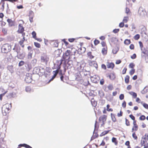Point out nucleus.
I'll list each match as a JSON object with an SVG mask.
<instances>
[{
  "mask_svg": "<svg viewBox=\"0 0 148 148\" xmlns=\"http://www.w3.org/2000/svg\"><path fill=\"white\" fill-rule=\"evenodd\" d=\"M11 50V46L8 44H4L1 48V52L4 53H7Z\"/></svg>",
  "mask_w": 148,
  "mask_h": 148,
  "instance_id": "f257e3e1",
  "label": "nucleus"
},
{
  "mask_svg": "<svg viewBox=\"0 0 148 148\" xmlns=\"http://www.w3.org/2000/svg\"><path fill=\"white\" fill-rule=\"evenodd\" d=\"M72 53L70 50H67L63 54V59L65 62L70 59L71 56L72 55Z\"/></svg>",
  "mask_w": 148,
  "mask_h": 148,
  "instance_id": "f03ea898",
  "label": "nucleus"
},
{
  "mask_svg": "<svg viewBox=\"0 0 148 148\" xmlns=\"http://www.w3.org/2000/svg\"><path fill=\"white\" fill-rule=\"evenodd\" d=\"M142 53L144 55L142 56V57H145L146 58L148 59V48L147 47H143V49H141Z\"/></svg>",
  "mask_w": 148,
  "mask_h": 148,
  "instance_id": "7ed1b4c3",
  "label": "nucleus"
},
{
  "mask_svg": "<svg viewBox=\"0 0 148 148\" xmlns=\"http://www.w3.org/2000/svg\"><path fill=\"white\" fill-rule=\"evenodd\" d=\"M107 118V116L106 115H103L101 116L99 118V121L100 122H101L102 123L101 125L104 124V122L106 121Z\"/></svg>",
  "mask_w": 148,
  "mask_h": 148,
  "instance_id": "20e7f679",
  "label": "nucleus"
},
{
  "mask_svg": "<svg viewBox=\"0 0 148 148\" xmlns=\"http://www.w3.org/2000/svg\"><path fill=\"white\" fill-rule=\"evenodd\" d=\"M88 63L90 66L94 67L96 69H97L98 67V65L96 62L95 61L89 60Z\"/></svg>",
  "mask_w": 148,
  "mask_h": 148,
  "instance_id": "39448f33",
  "label": "nucleus"
},
{
  "mask_svg": "<svg viewBox=\"0 0 148 148\" xmlns=\"http://www.w3.org/2000/svg\"><path fill=\"white\" fill-rule=\"evenodd\" d=\"M133 126L132 129V132H135L138 130V127L136 123L134 122L133 123Z\"/></svg>",
  "mask_w": 148,
  "mask_h": 148,
  "instance_id": "423d86ee",
  "label": "nucleus"
},
{
  "mask_svg": "<svg viewBox=\"0 0 148 148\" xmlns=\"http://www.w3.org/2000/svg\"><path fill=\"white\" fill-rule=\"evenodd\" d=\"M41 59L42 62L47 64L49 61V58L47 56L44 55L41 57Z\"/></svg>",
  "mask_w": 148,
  "mask_h": 148,
  "instance_id": "0eeeda50",
  "label": "nucleus"
},
{
  "mask_svg": "<svg viewBox=\"0 0 148 148\" xmlns=\"http://www.w3.org/2000/svg\"><path fill=\"white\" fill-rule=\"evenodd\" d=\"M106 65L108 68L110 69H113L115 66V65L113 62H107Z\"/></svg>",
  "mask_w": 148,
  "mask_h": 148,
  "instance_id": "6e6552de",
  "label": "nucleus"
},
{
  "mask_svg": "<svg viewBox=\"0 0 148 148\" xmlns=\"http://www.w3.org/2000/svg\"><path fill=\"white\" fill-rule=\"evenodd\" d=\"M24 31V27H23L22 24H20L18 25V32L19 33H22Z\"/></svg>",
  "mask_w": 148,
  "mask_h": 148,
  "instance_id": "1a4fd4ad",
  "label": "nucleus"
},
{
  "mask_svg": "<svg viewBox=\"0 0 148 148\" xmlns=\"http://www.w3.org/2000/svg\"><path fill=\"white\" fill-rule=\"evenodd\" d=\"M34 15V12L32 11L29 12V20L31 23L33 22V18Z\"/></svg>",
  "mask_w": 148,
  "mask_h": 148,
  "instance_id": "9d476101",
  "label": "nucleus"
},
{
  "mask_svg": "<svg viewBox=\"0 0 148 148\" xmlns=\"http://www.w3.org/2000/svg\"><path fill=\"white\" fill-rule=\"evenodd\" d=\"M7 21L8 23L10 26L12 27L14 25V21H12L11 19H7Z\"/></svg>",
  "mask_w": 148,
  "mask_h": 148,
  "instance_id": "9b49d317",
  "label": "nucleus"
},
{
  "mask_svg": "<svg viewBox=\"0 0 148 148\" xmlns=\"http://www.w3.org/2000/svg\"><path fill=\"white\" fill-rule=\"evenodd\" d=\"M2 111L3 114L4 116L6 115L9 112V111L8 110L3 108H2Z\"/></svg>",
  "mask_w": 148,
  "mask_h": 148,
  "instance_id": "f8f14e48",
  "label": "nucleus"
},
{
  "mask_svg": "<svg viewBox=\"0 0 148 148\" xmlns=\"http://www.w3.org/2000/svg\"><path fill=\"white\" fill-rule=\"evenodd\" d=\"M78 50L81 54H82L84 53L86 51V48L84 47H81L78 49Z\"/></svg>",
  "mask_w": 148,
  "mask_h": 148,
  "instance_id": "ddd939ff",
  "label": "nucleus"
},
{
  "mask_svg": "<svg viewBox=\"0 0 148 148\" xmlns=\"http://www.w3.org/2000/svg\"><path fill=\"white\" fill-rule=\"evenodd\" d=\"M59 72V71L58 69L56 70V71H53V76H52V78L50 80H53L56 76L58 73Z\"/></svg>",
  "mask_w": 148,
  "mask_h": 148,
  "instance_id": "4468645a",
  "label": "nucleus"
},
{
  "mask_svg": "<svg viewBox=\"0 0 148 148\" xmlns=\"http://www.w3.org/2000/svg\"><path fill=\"white\" fill-rule=\"evenodd\" d=\"M18 147H23L26 148H32V147L29 145L25 144H20L18 145Z\"/></svg>",
  "mask_w": 148,
  "mask_h": 148,
  "instance_id": "2eb2a0df",
  "label": "nucleus"
},
{
  "mask_svg": "<svg viewBox=\"0 0 148 148\" xmlns=\"http://www.w3.org/2000/svg\"><path fill=\"white\" fill-rule=\"evenodd\" d=\"M107 47H103L102 48L101 51V52L102 54L103 55H106L107 52Z\"/></svg>",
  "mask_w": 148,
  "mask_h": 148,
  "instance_id": "dca6fc26",
  "label": "nucleus"
},
{
  "mask_svg": "<svg viewBox=\"0 0 148 148\" xmlns=\"http://www.w3.org/2000/svg\"><path fill=\"white\" fill-rule=\"evenodd\" d=\"M25 38H24V37H23L22 39H21V40H20L19 42V44L23 48L24 47V45L23 44V43L25 41Z\"/></svg>",
  "mask_w": 148,
  "mask_h": 148,
  "instance_id": "f3484780",
  "label": "nucleus"
},
{
  "mask_svg": "<svg viewBox=\"0 0 148 148\" xmlns=\"http://www.w3.org/2000/svg\"><path fill=\"white\" fill-rule=\"evenodd\" d=\"M87 55L88 58L91 59L93 58L94 57V56L92 55L91 52H88L87 53Z\"/></svg>",
  "mask_w": 148,
  "mask_h": 148,
  "instance_id": "a211bd4d",
  "label": "nucleus"
},
{
  "mask_svg": "<svg viewBox=\"0 0 148 148\" xmlns=\"http://www.w3.org/2000/svg\"><path fill=\"white\" fill-rule=\"evenodd\" d=\"M125 83L128 84L130 82V76L128 75H127L125 77Z\"/></svg>",
  "mask_w": 148,
  "mask_h": 148,
  "instance_id": "6ab92c4d",
  "label": "nucleus"
},
{
  "mask_svg": "<svg viewBox=\"0 0 148 148\" xmlns=\"http://www.w3.org/2000/svg\"><path fill=\"white\" fill-rule=\"evenodd\" d=\"M91 102L92 106L94 107L97 104V102L95 101L93 98L92 99Z\"/></svg>",
  "mask_w": 148,
  "mask_h": 148,
  "instance_id": "aec40b11",
  "label": "nucleus"
},
{
  "mask_svg": "<svg viewBox=\"0 0 148 148\" xmlns=\"http://www.w3.org/2000/svg\"><path fill=\"white\" fill-rule=\"evenodd\" d=\"M13 50H16V51L17 52L18 54L20 53V47H17L16 46H15L14 48L13 49Z\"/></svg>",
  "mask_w": 148,
  "mask_h": 148,
  "instance_id": "412c9836",
  "label": "nucleus"
},
{
  "mask_svg": "<svg viewBox=\"0 0 148 148\" xmlns=\"http://www.w3.org/2000/svg\"><path fill=\"white\" fill-rule=\"evenodd\" d=\"M131 42V41L130 39H126L124 41V43L126 45H129Z\"/></svg>",
  "mask_w": 148,
  "mask_h": 148,
  "instance_id": "4be33fe9",
  "label": "nucleus"
},
{
  "mask_svg": "<svg viewBox=\"0 0 148 148\" xmlns=\"http://www.w3.org/2000/svg\"><path fill=\"white\" fill-rule=\"evenodd\" d=\"M10 105L9 104H6L5 105H4L3 107L5 109L8 110L9 111L10 110Z\"/></svg>",
  "mask_w": 148,
  "mask_h": 148,
  "instance_id": "5701e85b",
  "label": "nucleus"
},
{
  "mask_svg": "<svg viewBox=\"0 0 148 148\" xmlns=\"http://www.w3.org/2000/svg\"><path fill=\"white\" fill-rule=\"evenodd\" d=\"M109 130L104 131L102 132L100 135V136H102L107 134L109 132Z\"/></svg>",
  "mask_w": 148,
  "mask_h": 148,
  "instance_id": "b1692460",
  "label": "nucleus"
},
{
  "mask_svg": "<svg viewBox=\"0 0 148 148\" xmlns=\"http://www.w3.org/2000/svg\"><path fill=\"white\" fill-rule=\"evenodd\" d=\"M138 13L140 16H143L145 15V11L143 10H139L138 12Z\"/></svg>",
  "mask_w": 148,
  "mask_h": 148,
  "instance_id": "393cba45",
  "label": "nucleus"
},
{
  "mask_svg": "<svg viewBox=\"0 0 148 148\" xmlns=\"http://www.w3.org/2000/svg\"><path fill=\"white\" fill-rule=\"evenodd\" d=\"M129 116L133 121V123H134V122L135 123H136V121L135 120V117L132 114H130V115Z\"/></svg>",
  "mask_w": 148,
  "mask_h": 148,
  "instance_id": "a878e982",
  "label": "nucleus"
},
{
  "mask_svg": "<svg viewBox=\"0 0 148 148\" xmlns=\"http://www.w3.org/2000/svg\"><path fill=\"white\" fill-rule=\"evenodd\" d=\"M140 103L143 105V106L145 108L148 110V104L146 103H143V102L142 101L140 102Z\"/></svg>",
  "mask_w": 148,
  "mask_h": 148,
  "instance_id": "bb28decb",
  "label": "nucleus"
},
{
  "mask_svg": "<svg viewBox=\"0 0 148 148\" xmlns=\"http://www.w3.org/2000/svg\"><path fill=\"white\" fill-rule=\"evenodd\" d=\"M111 115L112 121L114 122H115L116 121V119L114 115L112 113H111Z\"/></svg>",
  "mask_w": 148,
  "mask_h": 148,
  "instance_id": "cd10ccee",
  "label": "nucleus"
},
{
  "mask_svg": "<svg viewBox=\"0 0 148 148\" xmlns=\"http://www.w3.org/2000/svg\"><path fill=\"white\" fill-rule=\"evenodd\" d=\"M129 19V18L127 16H125L123 20V22L124 23H126L127 22Z\"/></svg>",
  "mask_w": 148,
  "mask_h": 148,
  "instance_id": "c85d7f7f",
  "label": "nucleus"
},
{
  "mask_svg": "<svg viewBox=\"0 0 148 148\" xmlns=\"http://www.w3.org/2000/svg\"><path fill=\"white\" fill-rule=\"evenodd\" d=\"M147 141L146 140L143 139L141 141L140 144L142 146H144L145 145L146 143L147 142Z\"/></svg>",
  "mask_w": 148,
  "mask_h": 148,
  "instance_id": "c756f323",
  "label": "nucleus"
},
{
  "mask_svg": "<svg viewBox=\"0 0 148 148\" xmlns=\"http://www.w3.org/2000/svg\"><path fill=\"white\" fill-rule=\"evenodd\" d=\"M101 44L103 47H107L106 44L105 42L102 41L101 42Z\"/></svg>",
  "mask_w": 148,
  "mask_h": 148,
  "instance_id": "7c9ffc66",
  "label": "nucleus"
},
{
  "mask_svg": "<svg viewBox=\"0 0 148 148\" xmlns=\"http://www.w3.org/2000/svg\"><path fill=\"white\" fill-rule=\"evenodd\" d=\"M132 136L134 139L137 140L138 139V137L137 136L135 132H133Z\"/></svg>",
  "mask_w": 148,
  "mask_h": 148,
  "instance_id": "2f4dec72",
  "label": "nucleus"
},
{
  "mask_svg": "<svg viewBox=\"0 0 148 148\" xmlns=\"http://www.w3.org/2000/svg\"><path fill=\"white\" fill-rule=\"evenodd\" d=\"M130 93L133 97L134 98H136L137 95L136 93L134 92H131Z\"/></svg>",
  "mask_w": 148,
  "mask_h": 148,
  "instance_id": "473e14b6",
  "label": "nucleus"
},
{
  "mask_svg": "<svg viewBox=\"0 0 148 148\" xmlns=\"http://www.w3.org/2000/svg\"><path fill=\"white\" fill-rule=\"evenodd\" d=\"M34 45L36 47L39 48L40 47L41 45L39 43L35 42H34Z\"/></svg>",
  "mask_w": 148,
  "mask_h": 148,
  "instance_id": "72a5a7b5",
  "label": "nucleus"
},
{
  "mask_svg": "<svg viewBox=\"0 0 148 148\" xmlns=\"http://www.w3.org/2000/svg\"><path fill=\"white\" fill-rule=\"evenodd\" d=\"M146 119L145 116L144 115H141L139 118L140 120L141 121H144Z\"/></svg>",
  "mask_w": 148,
  "mask_h": 148,
  "instance_id": "f704fd0d",
  "label": "nucleus"
},
{
  "mask_svg": "<svg viewBox=\"0 0 148 148\" xmlns=\"http://www.w3.org/2000/svg\"><path fill=\"white\" fill-rule=\"evenodd\" d=\"M135 72V69H134L131 70L129 72L130 75H133Z\"/></svg>",
  "mask_w": 148,
  "mask_h": 148,
  "instance_id": "c9c22d12",
  "label": "nucleus"
},
{
  "mask_svg": "<svg viewBox=\"0 0 148 148\" xmlns=\"http://www.w3.org/2000/svg\"><path fill=\"white\" fill-rule=\"evenodd\" d=\"M125 124L127 126H129L130 125V123L129 121L126 118L125 119Z\"/></svg>",
  "mask_w": 148,
  "mask_h": 148,
  "instance_id": "e433bc0d",
  "label": "nucleus"
},
{
  "mask_svg": "<svg viewBox=\"0 0 148 148\" xmlns=\"http://www.w3.org/2000/svg\"><path fill=\"white\" fill-rule=\"evenodd\" d=\"M77 66H78V67H77V69L78 70V71L80 72L82 70V65L81 64H78Z\"/></svg>",
  "mask_w": 148,
  "mask_h": 148,
  "instance_id": "4c0bfd02",
  "label": "nucleus"
},
{
  "mask_svg": "<svg viewBox=\"0 0 148 148\" xmlns=\"http://www.w3.org/2000/svg\"><path fill=\"white\" fill-rule=\"evenodd\" d=\"M94 44L95 45H97L100 43V41L98 40L95 39L94 41Z\"/></svg>",
  "mask_w": 148,
  "mask_h": 148,
  "instance_id": "58836bf2",
  "label": "nucleus"
},
{
  "mask_svg": "<svg viewBox=\"0 0 148 148\" xmlns=\"http://www.w3.org/2000/svg\"><path fill=\"white\" fill-rule=\"evenodd\" d=\"M2 32L4 34H6L7 33V30L6 28H2Z\"/></svg>",
  "mask_w": 148,
  "mask_h": 148,
  "instance_id": "ea45409f",
  "label": "nucleus"
},
{
  "mask_svg": "<svg viewBox=\"0 0 148 148\" xmlns=\"http://www.w3.org/2000/svg\"><path fill=\"white\" fill-rule=\"evenodd\" d=\"M140 35L139 34H137L134 36V39L138 40L140 38Z\"/></svg>",
  "mask_w": 148,
  "mask_h": 148,
  "instance_id": "a19ab883",
  "label": "nucleus"
},
{
  "mask_svg": "<svg viewBox=\"0 0 148 148\" xmlns=\"http://www.w3.org/2000/svg\"><path fill=\"white\" fill-rule=\"evenodd\" d=\"M112 141L114 143L115 145H117V142L116 141V138L113 137L112 139Z\"/></svg>",
  "mask_w": 148,
  "mask_h": 148,
  "instance_id": "79ce46f5",
  "label": "nucleus"
},
{
  "mask_svg": "<svg viewBox=\"0 0 148 148\" xmlns=\"http://www.w3.org/2000/svg\"><path fill=\"white\" fill-rule=\"evenodd\" d=\"M143 139L146 140L147 141L148 140V134H145L144 138H143Z\"/></svg>",
  "mask_w": 148,
  "mask_h": 148,
  "instance_id": "37998d69",
  "label": "nucleus"
},
{
  "mask_svg": "<svg viewBox=\"0 0 148 148\" xmlns=\"http://www.w3.org/2000/svg\"><path fill=\"white\" fill-rule=\"evenodd\" d=\"M32 37L34 38L35 39L36 38V32L35 31H33L32 33Z\"/></svg>",
  "mask_w": 148,
  "mask_h": 148,
  "instance_id": "c03bdc74",
  "label": "nucleus"
},
{
  "mask_svg": "<svg viewBox=\"0 0 148 148\" xmlns=\"http://www.w3.org/2000/svg\"><path fill=\"white\" fill-rule=\"evenodd\" d=\"M64 43L65 44V45L66 46V47L67 48H71V47L70 46H68V45H69V43L66 41L64 40Z\"/></svg>",
  "mask_w": 148,
  "mask_h": 148,
  "instance_id": "a18cd8bd",
  "label": "nucleus"
},
{
  "mask_svg": "<svg viewBox=\"0 0 148 148\" xmlns=\"http://www.w3.org/2000/svg\"><path fill=\"white\" fill-rule=\"evenodd\" d=\"M108 89L110 90H112L113 89V86L112 84H109L108 86Z\"/></svg>",
  "mask_w": 148,
  "mask_h": 148,
  "instance_id": "49530a36",
  "label": "nucleus"
},
{
  "mask_svg": "<svg viewBox=\"0 0 148 148\" xmlns=\"http://www.w3.org/2000/svg\"><path fill=\"white\" fill-rule=\"evenodd\" d=\"M135 66V64L132 63H131L129 65L130 68L133 69Z\"/></svg>",
  "mask_w": 148,
  "mask_h": 148,
  "instance_id": "de8ad7c7",
  "label": "nucleus"
},
{
  "mask_svg": "<svg viewBox=\"0 0 148 148\" xmlns=\"http://www.w3.org/2000/svg\"><path fill=\"white\" fill-rule=\"evenodd\" d=\"M6 92L7 91H5V92L0 95V99L1 100H2L3 97L5 95Z\"/></svg>",
  "mask_w": 148,
  "mask_h": 148,
  "instance_id": "09e8293b",
  "label": "nucleus"
},
{
  "mask_svg": "<svg viewBox=\"0 0 148 148\" xmlns=\"http://www.w3.org/2000/svg\"><path fill=\"white\" fill-rule=\"evenodd\" d=\"M125 13L127 14L131 13L130 9L128 8H126Z\"/></svg>",
  "mask_w": 148,
  "mask_h": 148,
  "instance_id": "8fccbe9b",
  "label": "nucleus"
},
{
  "mask_svg": "<svg viewBox=\"0 0 148 148\" xmlns=\"http://www.w3.org/2000/svg\"><path fill=\"white\" fill-rule=\"evenodd\" d=\"M24 62L23 61H21L18 63V66H21L24 65Z\"/></svg>",
  "mask_w": 148,
  "mask_h": 148,
  "instance_id": "3c124183",
  "label": "nucleus"
},
{
  "mask_svg": "<svg viewBox=\"0 0 148 148\" xmlns=\"http://www.w3.org/2000/svg\"><path fill=\"white\" fill-rule=\"evenodd\" d=\"M118 51V50L116 48H114L112 51L113 53L114 54H116L117 53Z\"/></svg>",
  "mask_w": 148,
  "mask_h": 148,
  "instance_id": "603ef678",
  "label": "nucleus"
},
{
  "mask_svg": "<svg viewBox=\"0 0 148 148\" xmlns=\"http://www.w3.org/2000/svg\"><path fill=\"white\" fill-rule=\"evenodd\" d=\"M127 70V68H126V67H124L122 71V74H125L126 73Z\"/></svg>",
  "mask_w": 148,
  "mask_h": 148,
  "instance_id": "864d4df0",
  "label": "nucleus"
},
{
  "mask_svg": "<svg viewBox=\"0 0 148 148\" xmlns=\"http://www.w3.org/2000/svg\"><path fill=\"white\" fill-rule=\"evenodd\" d=\"M124 25V23L123 22L120 23L119 25V26L120 27H123Z\"/></svg>",
  "mask_w": 148,
  "mask_h": 148,
  "instance_id": "5fc2aeb1",
  "label": "nucleus"
},
{
  "mask_svg": "<svg viewBox=\"0 0 148 148\" xmlns=\"http://www.w3.org/2000/svg\"><path fill=\"white\" fill-rule=\"evenodd\" d=\"M124 95L123 94H121L119 97V99L120 100H123L124 98Z\"/></svg>",
  "mask_w": 148,
  "mask_h": 148,
  "instance_id": "6e6d98bb",
  "label": "nucleus"
},
{
  "mask_svg": "<svg viewBox=\"0 0 148 148\" xmlns=\"http://www.w3.org/2000/svg\"><path fill=\"white\" fill-rule=\"evenodd\" d=\"M130 48L132 50L134 49V46L133 44H131L130 46Z\"/></svg>",
  "mask_w": 148,
  "mask_h": 148,
  "instance_id": "4d7b16f0",
  "label": "nucleus"
},
{
  "mask_svg": "<svg viewBox=\"0 0 148 148\" xmlns=\"http://www.w3.org/2000/svg\"><path fill=\"white\" fill-rule=\"evenodd\" d=\"M122 106L124 108H125L126 107V102L125 101H124L122 103Z\"/></svg>",
  "mask_w": 148,
  "mask_h": 148,
  "instance_id": "13d9d810",
  "label": "nucleus"
},
{
  "mask_svg": "<svg viewBox=\"0 0 148 148\" xmlns=\"http://www.w3.org/2000/svg\"><path fill=\"white\" fill-rule=\"evenodd\" d=\"M53 45L55 47H57L58 46V43L57 42L55 41L54 42Z\"/></svg>",
  "mask_w": 148,
  "mask_h": 148,
  "instance_id": "bf43d9fd",
  "label": "nucleus"
},
{
  "mask_svg": "<svg viewBox=\"0 0 148 148\" xmlns=\"http://www.w3.org/2000/svg\"><path fill=\"white\" fill-rule=\"evenodd\" d=\"M136 57V54H134L132 56H131V58L132 59H134Z\"/></svg>",
  "mask_w": 148,
  "mask_h": 148,
  "instance_id": "052dcab7",
  "label": "nucleus"
},
{
  "mask_svg": "<svg viewBox=\"0 0 148 148\" xmlns=\"http://www.w3.org/2000/svg\"><path fill=\"white\" fill-rule=\"evenodd\" d=\"M119 31V29H115L113 30V32L114 33H118Z\"/></svg>",
  "mask_w": 148,
  "mask_h": 148,
  "instance_id": "680f3d73",
  "label": "nucleus"
},
{
  "mask_svg": "<svg viewBox=\"0 0 148 148\" xmlns=\"http://www.w3.org/2000/svg\"><path fill=\"white\" fill-rule=\"evenodd\" d=\"M123 115V112H122L121 110L120 112V113H118L117 114V116L118 117H120L122 116Z\"/></svg>",
  "mask_w": 148,
  "mask_h": 148,
  "instance_id": "e2e57ef3",
  "label": "nucleus"
},
{
  "mask_svg": "<svg viewBox=\"0 0 148 148\" xmlns=\"http://www.w3.org/2000/svg\"><path fill=\"white\" fill-rule=\"evenodd\" d=\"M136 101L138 103H140L141 102V101L140 99L138 97L136 98Z\"/></svg>",
  "mask_w": 148,
  "mask_h": 148,
  "instance_id": "0e129e2a",
  "label": "nucleus"
},
{
  "mask_svg": "<svg viewBox=\"0 0 148 148\" xmlns=\"http://www.w3.org/2000/svg\"><path fill=\"white\" fill-rule=\"evenodd\" d=\"M139 44L140 46V47L141 49H143V44L142 43L141 41H140V42H139Z\"/></svg>",
  "mask_w": 148,
  "mask_h": 148,
  "instance_id": "69168bd1",
  "label": "nucleus"
},
{
  "mask_svg": "<svg viewBox=\"0 0 148 148\" xmlns=\"http://www.w3.org/2000/svg\"><path fill=\"white\" fill-rule=\"evenodd\" d=\"M101 67L102 69H103L104 70L106 69V65L104 64H102L101 65Z\"/></svg>",
  "mask_w": 148,
  "mask_h": 148,
  "instance_id": "338daca9",
  "label": "nucleus"
},
{
  "mask_svg": "<svg viewBox=\"0 0 148 148\" xmlns=\"http://www.w3.org/2000/svg\"><path fill=\"white\" fill-rule=\"evenodd\" d=\"M75 40V39L73 38H69L68 39V40L70 42H73Z\"/></svg>",
  "mask_w": 148,
  "mask_h": 148,
  "instance_id": "774afa93",
  "label": "nucleus"
}]
</instances>
